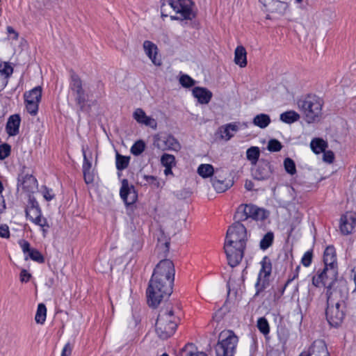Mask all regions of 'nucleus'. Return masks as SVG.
I'll return each mask as SVG.
<instances>
[{"label": "nucleus", "instance_id": "1", "mask_svg": "<svg viewBox=\"0 0 356 356\" xmlns=\"http://www.w3.org/2000/svg\"><path fill=\"white\" fill-rule=\"evenodd\" d=\"M247 232L245 226L236 222L227 232L224 245L228 264L236 266L242 260L246 245Z\"/></svg>", "mask_w": 356, "mask_h": 356}, {"label": "nucleus", "instance_id": "2", "mask_svg": "<svg viewBox=\"0 0 356 356\" xmlns=\"http://www.w3.org/2000/svg\"><path fill=\"white\" fill-rule=\"evenodd\" d=\"M69 89L79 110L84 111L86 104L90 96L92 95V92L90 86L84 83L73 70L70 71Z\"/></svg>", "mask_w": 356, "mask_h": 356}, {"label": "nucleus", "instance_id": "3", "mask_svg": "<svg viewBox=\"0 0 356 356\" xmlns=\"http://www.w3.org/2000/svg\"><path fill=\"white\" fill-rule=\"evenodd\" d=\"M298 107L307 123L318 120L321 115L323 100L315 95H307L297 102Z\"/></svg>", "mask_w": 356, "mask_h": 356}, {"label": "nucleus", "instance_id": "4", "mask_svg": "<svg viewBox=\"0 0 356 356\" xmlns=\"http://www.w3.org/2000/svg\"><path fill=\"white\" fill-rule=\"evenodd\" d=\"M161 13L162 17H166L171 13V10L179 17L170 16L171 19H191L193 17L190 0H161Z\"/></svg>", "mask_w": 356, "mask_h": 356}, {"label": "nucleus", "instance_id": "5", "mask_svg": "<svg viewBox=\"0 0 356 356\" xmlns=\"http://www.w3.org/2000/svg\"><path fill=\"white\" fill-rule=\"evenodd\" d=\"M177 322L172 309L161 310L156 322L155 330L159 338L166 339L175 332Z\"/></svg>", "mask_w": 356, "mask_h": 356}, {"label": "nucleus", "instance_id": "6", "mask_svg": "<svg viewBox=\"0 0 356 356\" xmlns=\"http://www.w3.org/2000/svg\"><path fill=\"white\" fill-rule=\"evenodd\" d=\"M152 277L147 289V302L153 307H156L163 299L168 298L172 293L173 283L170 284V289H166L164 281Z\"/></svg>", "mask_w": 356, "mask_h": 356}, {"label": "nucleus", "instance_id": "7", "mask_svg": "<svg viewBox=\"0 0 356 356\" xmlns=\"http://www.w3.org/2000/svg\"><path fill=\"white\" fill-rule=\"evenodd\" d=\"M237 343L238 337L233 331H222L215 346L216 356H234Z\"/></svg>", "mask_w": 356, "mask_h": 356}, {"label": "nucleus", "instance_id": "8", "mask_svg": "<svg viewBox=\"0 0 356 356\" xmlns=\"http://www.w3.org/2000/svg\"><path fill=\"white\" fill-rule=\"evenodd\" d=\"M152 277L159 278L157 280L164 281L166 289H170V284L174 282L175 266L170 259H162L154 270Z\"/></svg>", "mask_w": 356, "mask_h": 356}, {"label": "nucleus", "instance_id": "9", "mask_svg": "<svg viewBox=\"0 0 356 356\" xmlns=\"http://www.w3.org/2000/svg\"><path fill=\"white\" fill-rule=\"evenodd\" d=\"M337 266H326L323 270L312 278V284L315 286H319L322 284L327 289L337 284L342 281L337 280Z\"/></svg>", "mask_w": 356, "mask_h": 356}, {"label": "nucleus", "instance_id": "10", "mask_svg": "<svg viewBox=\"0 0 356 356\" xmlns=\"http://www.w3.org/2000/svg\"><path fill=\"white\" fill-rule=\"evenodd\" d=\"M327 304L346 306L348 291L343 282L327 289Z\"/></svg>", "mask_w": 356, "mask_h": 356}, {"label": "nucleus", "instance_id": "11", "mask_svg": "<svg viewBox=\"0 0 356 356\" xmlns=\"http://www.w3.org/2000/svg\"><path fill=\"white\" fill-rule=\"evenodd\" d=\"M261 270L259 271L257 282L255 284L256 293L254 296H257L268 286V277L272 270V264L270 260L265 257L261 261Z\"/></svg>", "mask_w": 356, "mask_h": 356}, {"label": "nucleus", "instance_id": "12", "mask_svg": "<svg viewBox=\"0 0 356 356\" xmlns=\"http://www.w3.org/2000/svg\"><path fill=\"white\" fill-rule=\"evenodd\" d=\"M264 211L252 204L241 205L238 207L235 218L239 220H245L248 218L255 220L263 218Z\"/></svg>", "mask_w": 356, "mask_h": 356}, {"label": "nucleus", "instance_id": "13", "mask_svg": "<svg viewBox=\"0 0 356 356\" xmlns=\"http://www.w3.org/2000/svg\"><path fill=\"white\" fill-rule=\"evenodd\" d=\"M326 318L328 323L334 327L339 325L344 318L346 306L327 304Z\"/></svg>", "mask_w": 356, "mask_h": 356}, {"label": "nucleus", "instance_id": "14", "mask_svg": "<svg viewBox=\"0 0 356 356\" xmlns=\"http://www.w3.org/2000/svg\"><path fill=\"white\" fill-rule=\"evenodd\" d=\"M225 175L227 172L222 169H216V175L211 179L212 185L218 193H223L233 185L232 180L225 178Z\"/></svg>", "mask_w": 356, "mask_h": 356}, {"label": "nucleus", "instance_id": "15", "mask_svg": "<svg viewBox=\"0 0 356 356\" xmlns=\"http://www.w3.org/2000/svg\"><path fill=\"white\" fill-rule=\"evenodd\" d=\"M122 186L120 191V195L127 205H131L135 203L138 199V194L135 187L129 184L127 179H123L121 181Z\"/></svg>", "mask_w": 356, "mask_h": 356}, {"label": "nucleus", "instance_id": "16", "mask_svg": "<svg viewBox=\"0 0 356 356\" xmlns=\"http://www.w3.org/2000/svg\"><path fill=\"white\" fill-rule=\"evenodd\" d=\"M154 145L161 150L172 149L177 151L180 149L179 143L172 136H155Z\"/></svg>", "mask_w": 356, "mask_h": 356}, {"label": "nucleus", "instance_id": "17", "mask_svg": "<svg viewBox=\"0 0 356 356\" xmlns=\"http://www.w3.org/2000/svg\"><path fill=\"white\" fill-rule=\"evenodd\" d=\"M273 172L270 163L266 160L259 161L255 168L252 170V175L257 180L268 179Z\"/></svg>", "mask_w": 356, "mask_h": 356}, {"label": "nucleus", "instance_id": "18", "mask_svg": "<svg viewBox=\"0 0 356 356\" xmlns=\"http://www.w3.org/2000/svg\"><path fill=\"white\" fill-rule=\"evenodd\" d=\"M21 186L22 189L28 193L33 192L38 187L37 179L31 175L21 174L17 178V187Z\"/></svg>", "mask_w": 356, "mask_h": 356}, {"label": "nucleus", "instance_id": "19", "mask_svg": "<svg viewBox=\"0 0 356 356\" xmlns=\"http://www.w3.org/2000/svg\"><path fill=\"white\" fill-rule=\"evenodd\" d=\"M356 223L355 215L352 212H346L341 217L340 230L347 235L352 233Z\"/></svg>", "mask_w": 356, "mask_h": 356}, {"label": "nucleus", "instance_id": "20", "mask_svg": "<svg viewBox=\"0 0 356 356\" xmlns=\"http://www.w3.org/2000/svg\"><path fill=\"white\" fill-rule=\"evenodd\" d=\"M307 356H330L325 343L322 340L315 341L310 346Z\"/></svg>", "mask_w": 356, "mask_h": 356}, {"label": "nucleus", "instance_id": "21", "mask_svg": "<svg viewBox=\"0 0 356 356\" xmlns=\"http://www.w3.org/2000/svg\"><path fill=\"white\" fill-rule=\"evenodd\" d=\"M143 49L146 55L149 58L152 62L156 66L161 65V60L157 58V47L153 42L149 40H145L143 42Z\"/></svg>", "mask_w": 356, "mask_h": 356}, {"label": "nucleus", "instance_id": "22", "mask_svg": "<svg viewBox=\"0 0 356 356\" xmlns=\"http://www.w3.org/2000/svg\"><path fill=\"white\" fill-rule=\"evenodd\" d=\"M133 117L138 123L144 124L146 126H149L154 129H156L157 123L156 120L146 115L145 111L143 109H136L133 114Z\"/></svg>", "mask_w": 356, "mask_h": 356}, {"label": "nucleus", "instance_id": "23", "mask_svg": "<svg viewBox=\"0 0 356 356\" xmlns=\"http://www.w3.org/2000/svg\"><path fill=\"white\" fill-rule=\"evenodd\" d=\"M193 95L202 104H208L212 97V92L210 90L201 87H195L193 89Z\"/></svg>", "mask_w": 356, "mask_h": 356}, {"label": "nucleus", "instance_id": "24", "mask_svg": "<svg viewBox=\"0 0 356 356\" xmlns=\"http://www.w3.org/2000/svg\"><path fill=\"white\" fill-rule=\"evenodd\" d=\"M20 121V117L17 114L13 115L8 118L6 130L9 136H13L18 134Z\"/></svg>", "mask_w": 356, "mask_h": 356}, {"label": "nucleus", "instance_id": "25", "mask_svg": "<svg viewBox=\"0 0 356 356\" xmlns=\"http://www.w3.org/2000/svg\"><path fill=\"white\" fill-rule=\"evenodd\" d=\"M30 205L26 209V216L32 221L42 215L38 202L30 198Z\"/></svg>", "mask_w": 356, "mask_h": 356}, {"label": "nucleus", "instance_id": "26", "mask_svg": "<svg viewBox=\"0 0 356 356\" xmlns=\"http://www.w3.org/2000/svg\"><path fill=\"white\" fill-rule=\"evenodd\" d=\"M246 50L243 46H238L234 51V62L241 67L247 65Z\"/></svg>", "mask_w": 356, "mask_h": 356}, {"label": "nucleus", "instance_id": "27", "mask_svg": "<svg viewBox=\"0 0 356 356\" xmlns=\"http://www.w3.org/2000/svg\"><path fill=\"white\" fill-rule=\"evenodd\" d=\"M238 130V126L236 123H229L220 127L222 138L229 140Z\"/></svg>", "mask_w": 356, "mask_h": 356}, {"label": "nucleus", "instance_id": "28", "mask_svg": "<svg viewBox=\"0 0 356 356\" xmlns=\"http://www.w3.org/2000/svg\"><path fill=\"white\" fill-rule=\"evenodd\" d=\"M324 264L326 266H337L336 262L335 250L332 246H328L324 251Z\"/></svg>", "mask_w": 356, "mask_h": 356}, {"label": "nucleus", "instance_id": "29", "mask_svg": "<svg viewBox=\"0 0 356 356\" xmlns=\"http://www.w3.org/2000/svg\"><path fill=\"white\" fill-rule=\"evenodd\" d=\"M42 97V88L37 86L29 92L24 93L25 102H40Z\"/></svg>", "mask_w": 356, "mask_h": 356}, {"label": "nucleus", "instance_id": "30", "mask_svg": "<svg viewBox=\"0 0 356 356\" xmlns=\"http://www.w3.org/2000/svg\"><path fill=\"white\" fill-rule=\"evenodd\" d=\"M252 123L261 129H265L270 123V118L267 114L260 113L253 118Z\"/></svg>", "mask_w": 356, "mask_h": 356}, {"label": "nucleus", "instance_id": "31", "mask_svg": "<svg viewBox=\"0 0 356 356\" xmlns=\"http://www.w3.org/2000/svg\"><path fill=\"white\" fill-rule=\"evenodd\" d=\"M299 119L300 115L294 111H286L280 115V120L287 124L296 122Z\"/></svg>", "mask_w": 356, "mask_h": 356}, {"label": "nucleus", "instance_id": "32", "mask_svg": "<svg viewBox=\"0 0 356 356\" xmlns=\"http://www.w3.org/2000/svg\"><path fill=\"white\" fill-rule=\"evenodd\" d=\"M170 242L168 240L159 239L155 252L161 257H164L169 251Z\"/></svg>", "mask_w": 356, "mask_h": 356}, {"label": "nucleus", "instance_id": "33", "mask_svg": "<svg viewBox=\"0 0 356 356\" xmlns=\"http://www.w3.org/2000/svg\"><path fill=\"white\" fill-rule=\"evenodd\" d=\"M197 173L202 177L207 178L216 174V171L211 164H201L197 168Z\"/></svg>", "mask_w": 356, "mask_h": 356}, {"label": "nucleus", "instance_id": "34", "mask_svg": "<svg viewBox=\"0 0 356 356\" xmlns=\"http://www.w3.org/2000/svg\"><path fill=\"white\" fill-rule=\"evenodd\" d=\"M311 148L316 154H320L327 147V143L323 139L316 138L311 142Z\"/></svg>", "mask_w": 356, "mask_h": 356}, {"label": "nucleus", "instance_id": "35", "mask_svg": "<svg viewBox=\"0 0 356 356\" xmlns=\"http://www.w3.org/2000/svg\"><path fill=\"white\" fill-rule=\"evenodd\" d=\"M260 154L259 148L257 147H251L247 149V159L252 165H256Z\"/></svg>", "mask_w": 356, "mask_h": 356}, {"label": "nucleus", "instance_id": "36", "mask_svg": "<svg viewBox=\"0 0 356 356\" xmlns=\"http://www.w3.org/2000/svg\"><path fill=\"white\" fill-rule=\"evenodd\" d=\"M47 309L43 303H40L35 316L37 323L43 324L46 319Z\"/></svg>", "mask_w": 356, "mask_h": 356}, {"label": "nucleus", "instance_id": "37", "mask_svg": "<svg viewBox=\"0 0 356 356\" xmlns=\"http://www.w3.org/2000/svg\"><path fill=\"white\" fill-rule=\"evenodd\" d=\"M32 222L41 227L43 237H46L48 229L49 228L47 219L41 215L32 220Z\"/></svg>", "mask_w": 356, "mask_h": 356}, {"label": "nucleus", "instance_id": "38", "mask_svg": "<svg viewBox=\"0 0 356 356\" xmlns=\"http://www.w3.org/2000/svg\"><path fill=\"white\" fill-rule=\"evenodd\" d=\"M129 157L116 154V168L118 170H122L128 167Z\"/></svg>", "mask_w": 356, "mask_h": 356}, {"label": "nucleus", "instance_id": "39", "mask_svg": "<svg viewBox=\"0 0 356 356\" xmlns=\"http://www.w3.org/2000/svg\"><path fill=\"white\" fill-rule=\"evenodd\" d=\"M273 238L274 236L272 232H268L266 234L260 241L261 249L266 250L273 243Z\"/></svg>", "mask_w": 356, "mask_h": 356}, {"label": "nucleus", "instance_id": "40", "mask_svg": "<svg viewBox=\"0 0 356 356\" xmlns=\"http://www.w3.org/2000/svg\"><path fill=\"white\" fill-rule=\"evenodd\" d=\"M145 148V143L140 140L136 141L131 148V152L135 156L140 155Z\"/></svg>", "mask_w": 356, "mask_h": 356}, {"label": "nucleus", "instance_id": "41", "mask_svg": "<svg viewBox=\"0 0 356 356\" xmlns=\"http://www.w3.org/2000/svg\"><path fill=\"white\" fill-rule=\"evenodd\" d=\"M257 327L259 330L264 334H267L269 333V325L267 320L264 317H261L258 319Z\"/></svg>", "mask_w": 356, "mask_h": 356}, {"label": "nucleus", "instance_id": "42", "mask_svg": "<svg viewBox=\"0 0 356 356\" xmlns=\"http://www.w3.org/2000/svg\"><path fill=\"white\" fill-rule=\"evenodd\" d=\"M161 162L165 167H172L175 165V158L172 154H164L161 158Z\"/></svg>", "mask_w": 356, "mask_h": 356}, {"label": "nucleus", "instance_id": "43", "mask_svg": "<svg viewBox=\"0 0 356 356\" xmlns=\"http://www.w3.org/2000/svg\"><path fill=\"white\" fill-rule=\"evenodd\" d=\"M144 179L146 181L145 184L151 186L154 188H161V183L158 178L152 175H144Z\"/></svg>", "mask_w": 356, "mask_h": 356}, {"label": "nucleus", "instance_id": "44", "mask_svg": "<svg viewBox=\"0 0 356 356\" xmlns=\"http://www.w3.org/2000/svg\"><path fill=\"white\" fill-rule=\"evenodd\" d=\"M83 155V172L84 176V179L87 180L86 176L88 173V171L90 170L92 163L88 159L86 150L84 147L82 148Z\"/></svg>", "mask_w": 356, "mask_h": 356}, {"label": "nucleus", "instance_id": "45", "mask_svg": "<svg viewBox=\"0 0 356 356\" xmlns=\"http://www.w3.org/2000/svg\"><path fill=\"white\" fill-rule=\"evenodd\" d=\"M284 165L286 171L290 175H294L296 172V168L294 161L290 159L286 158L284 159Z\"/></svg>", "mask_w": 356, "mask_h": 356}, {"label": "nucleus", "instance_id": "46", "mask_svg": "<svg viewBox=\"0 0 356 356\" xmlns=\"http://www.w3.org/2000/svg\"><path fill=\"white\" fill-rule=\"evenodd\" d=\"M29 257L33 261L38 263H44V259L42 254L36 249H32L29 253Z\"/></svg>", "mask_w": 356, "mask_h": 356}, {"label": "nucleus", "instance_id": "47", "mask_svg": "<svg viewBox=\"0 0 356 356\" xmlns=\"http://www.w3.org/2000/svg\"><path fill=\"white\" fill-rule=\"evenodd\" d=\"M282 147L281 143L276 139H271L268 141L267 148L270 152H279Z\"/></svg>", "mask_w": 356, "mask_h": 356}, {"label": "nucleus", "instance_id": "48", "mask_svg": "<svg viewBox=\"0 0 356 356\" xmlns=\"http://www.w3.org/2000/svg\"><path fill=\"white\" fill-rule=\"evenodd\" d=\"M179 82L182 86L186 88L191 87L195 84V81L186 74L181 76Z\"/></svg>", "mask_w": 356, "mask_h": 356}, {"label": "nucleus", "instance_id": "49", "mask_svg": "<svg viewBox=\"0 0 356 356\" xmlns=\"http://www.w3.org/2000/svg\"><path fill=\"white\" fill-rule=\"evenodd\" d=\"M26 107L28 112L30 114L35 115L38 112V104L40 102H35L31 101V102H26Z\"/></svg>", "mask_w": 356, "mask_h": 356}, {"label": "nucleus", "instance_id": "50", "mask_svg": "<svg viewBox=\"0 0 356 356\" xmlns=\"http://www.w3.org/2000/svg\"><path fill=\"white\" fill-rule=\"evenodd\" d=\"M10 154V146L8 144L4 143L0 145V159H5Z\"/></svg>", "mask_w": 356, "mask_h": 356}, {"label": "nucleus", "instance_id": "51", "mask_svg": "<svg viewBox=\"0 0 356 356\" xmlns=\"http://www.w3.org/2000/svg\"><path fill=\"white\" fill-rule=\"evenodd\" d=\"M312 252L310 251H307L304 254L302 258V264L303 266L306 267L310 266L312 261Z\"/></svg>", "mask_w": 356, "mask_h": 356}, {"label": "nucleus", "instance_id": "52", "mask_svg": "<svg viewBox=\"0 0 356 356\" xmlns=\"http://www.w3.org/2000/svg\"><path fill=\"white\" fill-rule=\"evenodd\" d=\"M73 349V345L68 342L63 347L60 356H71Z\"/></svg>", "mask_w": 356, "mask_h": 356}, {"label": "nucleus", "instance_id": "53", "mask_svg": "<svg viewBox=\"0 0 356 356\" xmlns=\"http://www.w3.org/2000/svg\"><path fill=\"white\" fill-rule=\"evenodd\" d=\"M323 152V161L328 163H332L334 159V153L332 151H325Z\"/></svg>", "mask_w": 356, "mask_h": 356}, {"label": "nucleus", "instance_id": "54", "mask_svg": "<svg viewBox=\"0 0 356 356\" xmlns=\"http://www.w3.org/2000/svg\"><path fill=\"white\" fill-rule=\"evenodd\" d=\"M13 68L10 65L7 64H4L2 69H0V72L3 75L4 78L6 79L9 75L13 73Z\"/></svg>", "mask_w": 356, "mask_h": 356}, {"label": "nucleus", "instance_id": "55", "mask_svg": "<svg viewBox=\"0 0 356 356\" xmlns=\"http://www.w3.org/2000/svg\"><path fill=\"white\" fill-rule=\"evenodd\" d=\"M42 195L44 198L47 201H50L54 197V195L52 194V191L47 187L44 188Z\"/></svg>", "mask_w": 356, "mask_h": 356}, {"label": "nucleus", "instance_id": "56", "mask_svg": "<svg viewBox=\"0 0 356 356\" xmlns=\"http://www.w3.org/2000/svg\"><path fill=\"white\" fill-rule=\"evenodd\" d=\"M31 275L27 270L23 269L20 273V280L22 282H27L29 281Z\"/></svg>", "mask_w": 356, "mask_h": 356}, {"label": "nucleus", "instance_id": "57", "mask_svg": "<svg viewBox=\"0 0 356 356\" xmlns=\"http://www.w3.org/2000/svg\"><path fill=\"white\" fill-rule=\"evenodd\" d=\"M0 236L3 238L9 237V229L6 225L0 226Z\"/></svg>", "mask_w": 356, "mask_h": 356}, {"label": "nucleus", "instance_id": "58", "mask_svg": "<svg viewBox=\"0 0 356 356\" xmlns=\"http://www.w3.org/2000/svg\"><path fill=\"white\" fill-rule=\"evenodd\" d=\"M20 245H21L22 249L24 253L27 252L29 254L30 252V250H31L33 249V248H30V243L26 241H22L20 243Z\"/></svg>", "mask_w": 356, "mask_h": 356}, {"label": "nucleus", "instance_id": "59", "mask_svg": "<svg viewBox=\"0 0 356 356\" xmlns=\"http://www.w3.org/2000/svg\"><path fill=\"white\" fill-rule=\"evenodd\" d=\"M142 248V243L140 240H136L132 244V250L138 251Z\"/></svg>", "mask_w": 356, "mask_h": 356}, {"label": "nucleus", "instance_id": "60", "mask_svg": "<svg viewBox=\"0 0 356 356\" xmlns=\"http://www.w3.org/2000/svg\"><path fill=\"white\" fill-rule=\"evenodd\" d=\"M6 209L5 201L3 195H0V213H3Z\"/></svg>", "mask_w": 356, "mask_h": 356}, {"label": "nucleus", "instance_id": "61", "mask_svg": "<svg viewBox=\"0 0 356 356\" xmlns=\"http://www.w3.org/2000/svg\"><path fill=\"white\" fill-rule=\"evenodd\" d=\"M245 188L248 190V191H252L254 188V184L252 181L250 180H247L245 183Z\"/></svg>", "mask_w": 356, "mask_h": 356}, {"label": "nucleus", "instance_id": "62", "mask_svg": "<svg viewBox=\"0 0 356 356\" xmlns=\"http://www.w3.org/2000/svg\"><path fill=\"white\" fill-rule=\"evenodd\" d=\"M7 31L10 34H13V35H14L13 38L15 39H17L18 38V33L13 29V27L8 26L7 27Z\"/></svg>", "mask_w": 356, "mask_h": 356}, {"label": "nucleus", "instance_id": "63", "mask_svg": "<svg viewBox=\"0 0 356 356\" xmlns=\"http://www.w3.org/2000/svg\"><path fill=\"white\" fill-rule=\"evenodd\" d=\"M188 356H207L206 353L203 352L190 353Z\"/></svg>", "mask_w": 356, "mask_h": 356}, {"label": "nucleus", "instance_id": "64", "mask_svg": "<svg viewBox=\"0 0 356 356\" xmlns=\"http://www.w3.org/2000/svg\"><path fill=\"white\" fill-rule=\"evenodd\" d=\"M86 178H87V180H85V181L87 183V184H89L90 182L92 181V175L90 174V172L88 171V173L86 176Z\"/></svg>", "mask_w": 356, "mask_h": 356}]
</instances>
